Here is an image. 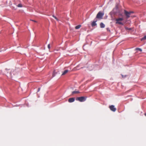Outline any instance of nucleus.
<instances>
[{
	"label": "nucleus",
	"mask_w": 146,
	"mask_h": 146,
	"mask_svg": "<svg viewBox=\"0 0 146 146\" xmlns=\"http://www.w3.org/2000/svg\"><path fill=\"white\" fill-rule=\"evenodd\" d=\"M123 19L122 18H119L116 19L115 21H116V23L120 25H123V23L121 22L123 21Z\"/></svg>",
	"instance_id": "obj_1"
},
{
	"label": "nucleus",
	"mask_w": 146,
	"mask_h": 146,
	"mask_svg": "<svg viewBox=\"0 0 146 146\" xmlns=\"http://www.w3.org/2000/svg\"><path fill=\"white\" fill-rule=\"evenodd\" d=\"M119 12V9L117 6L114 8L112 11H111V13L114 15H116L117 13Z\"/></svg>",
	"instance_id": "obj_2"
},
{
	"label": "nucleus",
	"mask_w": 146,
	"mask_h": 146,
	"mask_svg": "<svg viewBox=\"0 0 146 146\" xmlns=\"http://www.w3.org/2000/svg\"><path fill=\"white\" fill-rule=\"evenodd\" d=\"M86 99V97L84 96H82L81 97L77 98L76 99V100L77 101H79L80 102H83L85 101Z\"/></svg>",
	"instance_id": "obj_3"
},
{
	"label": "nucleus",
	"mask_w": 146,
	"mask_h": 146,
	"mask_svg": "<svg viewBox=\"0 0 146 146\" xmlns=\"http://www.w3.org/2000/svg\"><path fill=\"white\" fill-rule=\"evenodd\" d=\"M104 15V14L101 12H99L97 15L96 17L95 18L96 19H102V17Z\"/></svg>",
	"instance_id": "obj_4"
},
{
	"label": "nucleus",
	"mask_w": 146,
	"mask_h": 146,
	"mask_svg": "<svg viewBox=\"0 0 146 146\" xmlns=\"http://www.w3.org/2000/svg\"><path fill=\"white\" fill-rule=\"evenodd\" d=\"M124 13L126 17V18L127 19L130 17V15L131 14V13H133V12L132 11L128 12L126 10H124Z\"/></svg>",
	"instance_id": "obj_5"
},
{
	"label": "nucleus",
	"mask_w": 146,
	"mask_h": 146,
	"mask_svg": "<svg viewBox=\"0 0 146 146\" xmlns=\"http://www.w3.org/2000/svg\"><path fill=\"white\" fill-rule=\"evenodd\" d=\"M109 108L111 111L114 112L116 110V109L115 108L114 106L113 105L110 106Z\"/></svg>",
	"instance_id": "obj_6"
},
{
	"label": "nucleus",
	"mask_w": 146,
	"mask_h": 146,
	"mask_svg": "<svg viewBox=\"0 0 146 146\" xmlns=\"http://www.w3.org/2000/svg\"><path fill=\"white\" fill-rule=\"evenodd\" d=\"M97 21V19H96V18H95L94 19V21L92 23L91 25L92 27H93L96 25L97 24L96 23V22Z\"/></svg>",
	"instance_id": "obj_7"
},
{
	"label": "nucleus",
	"mask_w": 146,
	"mask_h": 146,
	"mask_svg": "<svg viewBox=\"0 0 146 146\" xmlns=\"http://www.w3.org/2000/svg\"><path fill=\"white\" fill-rule=\"evenodd\" d=\"M75 100V98H69L68 100V102L70 103L73 102Z\"/></svg>",
	"instance_id": "obj_8"
},
{
	"label": "nucleus",
	"mask_w": 146,
	"mask_h": 146,
	"mask_svg": "<svg viewBox=\"0 0 146 146\" xmlns=\"http://www.w3.org/2000/svg\"><path fill=\"white\" fill-rule=\"evenodd\" d=\"M68 72V70H64L62 74V75H64L66 74Z\"/></svg>",
	"instance_id": "obj_9"
},
{
	"label": "nucleus",
	"mask_w": 146,
	"mask_h": 146,
	"mask_svg": "<svg viewBox=\"0 0 146 146\" xmlns=\"http://www.w3.org/2000/svg\"><path fill=\"white\" fill-rule=\"evenodd\" d=\"M100 27L101 28H104L105 27V25L102 23H101L100 24Z\"/></svg>",
	"instance_id": "obj_10"
},
{
	"label": "nucleus",
	"mask_w": 146,
	"mask_h": 146,
	"mask_svg": "<svg viewBox=\"0 0 146 146\" xmlns=\"http://www.w3.org/2000/svg\"><path fill=\"white\" fill-rule=\"evenodd\" d=\"M80 92L78 91H73L72 92V94H77L78 93H79Z\"/></svg>",
	"instance_id": "obj_11"
},
{
	"label": "nucleus",
	"mask_w": 146,
	"mask_h": 146,
	"mask_svg": "<svg viewBox=\"0 0 146 146\" xmlns=\"http://www.w3.org/2000/svg\"><path fill=\"white\" fill-rule=\"evenodd\" d=\"M81 25H78L75 27V28L76 29H79L81 27Z\"/></svg>",
	"instance_id": "obj_12"
},
{
	"label": "nucleus",
	"mask_w": 146,
	"mask_h": 146,
	"mask_svg": "<svg viewBox=\"0 0 146 146\" xmlns=\"http://www.w3.org/2000/svg\"><path fill=\"white\" fill-rule=\"evenodd\" d=\"M135 50H139L140 52H141L142 51V49H141L140 48H135Z\"/></svg>",
	"instance_id": "obj_13"
},
{
	"label": "nucleus",
	"mask_w": 146,
	"mask_h": 146,
	"mask_svg": "<svg viewBox=\"0 0 146 146\" xmlns=\"http://www.w3.org/2000/svg\"><path fill=\"white\" fill-rule=\"evenodd\" d=\"M17 7H22V5L21 4H19L18 5Z\"/></svg>",
	"instance_id": "obj_14"
},
{
	"label": "nucleus",
	"mask_w": 146,
	"mask_h": 146,
	"mask_svg": "<svg viewBox=\"0 0 146 146\" xmlns=\"http://www.w3.org/2000/svg\"><path fill=\"white\" fill-rule=\"evenodd\" d=\"M146 39V36H145L143 37L141 39V40H143Z\"/></svg>",
	"instance_id": "obj_15"
},
{
	"label": "nucleus",
	"mask_w": 146,
	"mask_h": 146,
	"mask_svg": "<svg viewBox=\"0 0 146 146\" xmlns=\"http://www.w3.org/2000/svg\"><path fill=\"white\" fill-rule=\"evenodd\" d=\"M52 17L54 18L56 20H57L58 21V19L56 18V17H55V16H54V15H52Z\"/></svg>",
	"instance_id": "obj_16"
},
{
	"label": "nucleus",
	"mask_w": 146,
	"mask_h": 146,
	"mask_svg": "<svg viewBox=\"0 0 146 146\" xmlns=\"http://www.w3.org/2000/svg\"><path fill=\"white\" fill-rule=\"evenodd\" d=\"M125 29L126 30H131V28H127V27H125Z\"/></svg>",
	"instance_id": "obj_17"
},
{
	"label": "nucleus",
	"mask_w": 146,
	"mask_h": 146,
	"mask_svg": "<svg viewBox=\"0 0 146 146\" xmlns=\"http://www.w3.org/2000/svg\"><path fill=\"white\" fill-rule=\"evenodd\" d=\"M48 47L49 49H50V44H49L48 45Z\"/></svg>",
	"instance_id": "obj_18"
},
{
	"label": "nucleus",
	"mask_w": 146,
	"mask_h": 146,
	"mask_svg": "<svg viewBox=\"0 0 146 146\" xmlns=\"http://www.w3.org/2000/svg\"><path fill=\"white\" fill-rule=\"evenodd\" d=\"M30 21H33V22H35V23H36L37 22V21H35V20H33L31 19Z\"/></svg>",
	"instance_id": "obj_19"
},
{
	"label": "nucleus",
	"mask_w": 146,
	"mask_h": 146,
	"mask_svg": "<svg viewBox=\"0 0 146 146\" xmlns=\"http://www.w3.org/2000/svg\"><path fill=\"white\" fill-rule=\"evenodd\" d=\"M40 88H38L37 92H38L40 91Z\"/></svg>",
	"instance_id": "obj_20"
},
{
	"label": "nucleus",
	"mask_w": 146,
	"mask_h": 146,
	"mask_svg": "<svg viewBox=\"0 0 146 146\" xmlns=\"http://www.w3.org/2000/svg\"><path fill=\"white\" fill-rule=\"evenodd\" d=\"M52 76H53V77L54 76V73H53V74H52Z\"/></svg>",
	"instance_id": "obj_21"
},
{
	"label": "nucleus",
	"mask_w": 146,
	"mask_h": 146,
	"mask_svg": "<svg viewBox=\"0 0 146 146\" xmlns=\"http://www.w3.org/2000/svg\"><path fill=\"white\" fill-rule=\"evenodd\" d=\"M145 115L146 116V113H145Z\"/></svg>",
	"instance_id": "obj_22"
}]
</instances>
